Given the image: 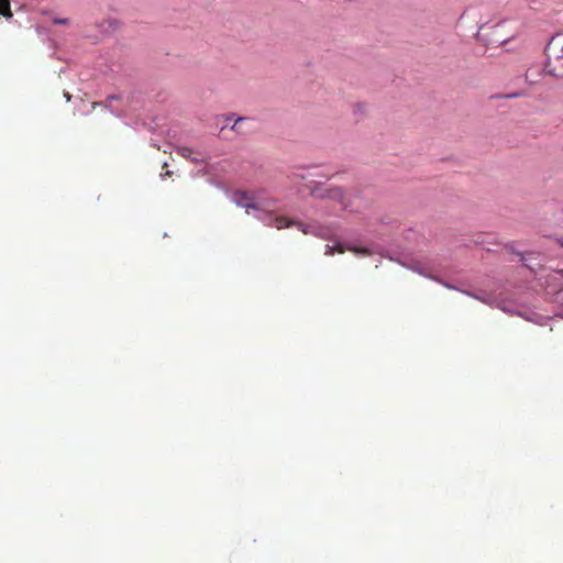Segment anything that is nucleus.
<instances>
[{
  "mask_svg": "<svg viewBox=\"0 0 563 563\" xmlns=\"http://www.w3.org/2000/svg\"><path fill=\"white\" fill-rule=\"evenodd\" d=\"M100 33H117L123 32V24L120 20L114 18L104 19L98 24Z\"/></svg>",
  "mask_w": 563,
  "mask_h": 563,
  "instance_id": "obj_1",
  "label": "nucleus"
},
{
  "mask_svg": "<svg viewBox=\"0 0 563 563\" xmlns=\"http://www.w3.org/2000/svg\"><path fill=\"white\" fill-rule=\"evenodd\" d=\"M0 15L12 18L10 0H0Z\"/></svg>",
  "mask_w": 563,
  "mask_h": 563,
  "instance_id": "obj_2",
  "label": "nucleus"
},
{
  "mask_svg": "<svg viewBox=\"0 0 563 563\" xmlns=\"http://www.w3.org/2000/svg\"><path fill=\"white\" fill-rule=\"evenodd\" d=\"M67 22H68V20H67V19H55V20H54V23H56V24H58V23L65 24V23H67Z\"/></svg>",
  "mask_w": 563,
  "mask_h": 563,
  "instance_id": "obj_3",
  "label": "nucleus"
}]
</instances>
